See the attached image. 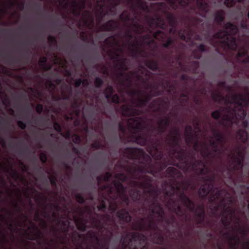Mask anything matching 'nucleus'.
Instances as JSON below:
<instances>
[{"label":"nucleus","mask_w":249,"mask_h":249,"mask_svg":"<svg viewBox=\"0 0 249 249\" xmlns=\"http://www.w3.org/2000/svg\"><path fill=\"white\" fill-rule=\"evenodd\" d=\"M150 76L148 71L144 68H141L136 74H128L125 72H120L118 77V81L121 85L123 86H128L131 84L132 80L137 79L139 82L143 84L144 88L147 89L148 85L146 81L149 78Z\"/></svg>","instance_id":"10"},{"label":"nucleus","mask_w":249,"mask_h":249,"mask_svg":"<svg viewBox=\"0 0 249 249\" xmlns=\"http://www.w3.org/2000/svg\"><path fill=\"white\" fill-rule=\"evenodd\" d=\"M117 26L116 22L113 21H109L104 24L101 28L102 31H110L114 29Z\"/></svg>","instance_id":"33"},{"label":"nucleus","mask_w":249,"mask_h":249,"mask_svg":"<svg viewBox=\"0 0 249 249\" xmlns=\"http://www.w3.org/2000/svg\"><path fill=\"white\" fill-rule=\"evenodd\" d=\"M60 5L64 8H70L73 14H78L79 11L84 8L85 2L84 0L77 3L75 0H59Z\"/></svg>","instance_id":"17"},{"label":"nucleus","mask_w":249,"mask_h":249,"mask_svg":"<svg viewBox=\"0 0 249 249\" xmlns=\"http://www.w3.org/2000/svg\"><path fill=\"white\" fill-rule=\"evenodd\" d=\"M162 20L161 18H156L152 19L149 22V25L150 27L154 26H160L162 24Z\"/></svg>","instance_id":"41"},{"label":"nucleus","mask_w":249,"mask_h":249,"mask_svg":"<svg viewBox=\"0 0 249 249\" xmlns=\"http://www.w3.org/2000/svg\"><path fill=\"white\" fill-rule=\"evenodd\" d=\"M213 185L210 183H205L200 188L198 193L201 197H205L212 190Z\"/></svg>","instance_id":"28"},{"label":"nucleus","mask_w":249,"mask_h":249,"mask_svg":"<svg viewBox=\"0 0 249 249\" xmlns=\"http://www.w3.org/2000/svg\"><path fill=\"white\" fill-rule=\"evenodd\" d=\"M122 49L114 37H109L105 40L104 51L108 54L111 58L114 59V65L120 70L126 69L125 60L120 55Z\"/></svg>","instance_id":"8"},{"label":"nucleus","mask_w":249,"mask_h":249,"mask_svg":"<svg viewBox=\"0 0 249 249\" xmlns=\"http://www.w3.org/2000/svg\"><path fill=\"white\" fill-rule=\"evenodd\" d=\"M46 61V58L45 57H42L40 58L38 62V64L40 68L45 70H48L50 69V67H48L45 65Z\"/></svg>","instance_id":"44"},{"label":"nucleus","mask_w":249,"mask_h":249,"mask_svg":"<svg viewBox=\"0 0 249 249\" xmlns=\"http://www.w3.org/2000/svg\"><path fill=\"white\" fill-rule=\"evenodd\" d=\"M128 97L130 98L131 105L126 103L122 107V113L124 116H131L139 114L141 111L134 108L133 107L144 105L148 100L147 92L127 89L125 91Z\"/></svg>","instance_id":"6"},{"label":"nucleus","mask_w":249,"mask_h":249,"mask_svg":"<svg viewBox=\"0 0 249 249\" xmlns=\"http://www.w3.org/2000/svg\"><path fill=\"white\" fill-rule=\"evenodd\" d=\"M74 221L75 224H76L77 228L78 229L84 231L86 228V222L85 220H83L81 219H75Z\"/></svg>","instance_id":"39"},{"label":"nucleus","mask_w":249,"mask_h":249,"mask_svg":"<svg viewBox=\"0 0 249 249\" xmlns=\"http://www.w3.org/2000/svg\"><path fill=\"white\" fill-rule=\"evenodd\" d=\"M93 225L98 228H101L103 226V224L99 221L94 220L93 221Z\"/></svg>","instance_id":"53"},{"label":"nucleus","mask_w":249,"mask_h":249,"mask_svg":"<svg viewBox=\"0 0 249 249\" xmlns=\"http://www.w3.org/2000/svg\"><path fill=\"white\" fill-rule=\"evenodd\" d=\"M40 158L41 160L43 162H44L46 161L47 158H46V156L45 154H44L43 153L41 154L40 155Z\"/></svg>","instance_id":"60"},{"label":"nucleus","mask_w":249,"mask_h":249,"mask_svg":"<svg viewBox=\"0 0 249 249\" xmlns=\"http://www.w3.org/2000/svg\"><path fill=\"white\" fill-rule=\"evenodd\" d=\"M170 122L169 116L160 118L158 122V128L160 131L164 130L168 126Z\"/></svg>","instance_id":"26"},{"label":"nucleus","mask_w":249,"mask_h":249,"mask_svg":"<svg viewBox=\"0 0 249 249\" xmlns=\"http://www.w3.org/2000/svg\"><path fill=\"white\" fill-rule=\"evenodd\" d=\"M128 170V173L130 175L133 176L134 178H140L141 181L139 182H136L135 181H132L131 186L134 188L130 192V196L133 200H137L139 198L141 195L140 190L137 191L136 192H133V191H136L138 188L142 190L143 192H150L151 189L149 188L150 186V180L146 178L145 176L142 175L143 173L150 172L151 171L143 169L142 166H140L137 167H132L127 169Z\"/></svg>","instance_id":"4"},{"label":"nucleus","mask_w":249,"mask_h":249,"mask_svg":"<svg viewBox=\"0 0 249 249\" xmlns=\"http://www.w3.org/2000/svg\"><path fill=\"white\" fill-rule=\"evenodd\" d=\"M81 84L83 85V86H85L87 85H88V82L87 80H84L82 81L81 79H79L75 82V86L76 87H78L80 86Z\"/></svg>","instance_id":"47"},{"label":"nucleus","mask_w":249,"mask_h":249,"mask_svg":"<svg viewBox=\"0 0 249 249\" xmlns=\"http://www.w3.org/2000/svg\"><path fill=\"white\" fill-rule=\"evenodd\" d=\"M179 137L178 130L177 129H174L170 133L168 137L167 142L173 145H176L178 143Z\"/></svg>","instance_id":"25"},{"label":"nucleus","mask_w":249,"mask_h":249,"mask_svg":"<svg viewBox=\"0 0 249 249\" xmlns=\"http://www.w3.org/2000/svg\"><path fill=\"white\" fill-rule=\"evenodd\" d=\"M235 3L233 0H225L224 4L227 7L232 6Z\"/></svg>","instance_id":"49"},{"label":"nucleus","mask_w":249,"mask_h":249,"mask_svg":"<svg viewBox=\"0 0 249 249\" xmlns=\"http://www.w3.org/2000/svg\"><path fill=\"white\" fill-rule=\"evenodd\" d=\"M163 241V238L162 237L158 235L157 239L154 240V242L157 244H161Z\"/></svg>","instance_id":"55"},{"label":"nucleus","mask_w":249,"mask_h":249,"mask_svg":"<svg viewBox=\"0 0 249 249\" xmlns=\"http://www.w3.org/2000/svg\"><path fill=\"white\" fill-rule=\"evenodd\" d=\"M224 12L219 11L216 12L215 19L217 22H221L223 19Z\"/></svg>","instance_id":"45"},{"label":"nucleus","mask_w":249,"mask_h":249,"mask_svg":"<svg viewBox=\"0 0 249 249\" xmlns=\"http://www.w3.org/2000/svg\"><path fill=\"white\" fill-rule=\"evenodd\" d=\"M115 179L113 180V187L111 186H104L102 189L104 190L107 192L111 200H109L107 198H104V199H102V205L97 206L99 210H103L105 208L107 204L110 210L112 212L114 211L116 209V202H114V200L116 198V196L112 195V192L113 190H115L117 192V196H119L120 198L123 201L127 203L128 198L126 196L125 191L122 185L117 182V180H124L126 178L123 174H116L115 176Z\"/></svg>","instance_id":"3"},{"label":"nucleus","mask_w":249,"mask_h":249,"mask_svg":"<svg viewBox=\"0 0 249 249\" xmlns=\"http://www.w3.org/2000/svg\"><path fill=\"white\" fill-rule=\"evenodd\" d=\"M167 172L168 174H169L170 176L174 178H178L180 176V174L178 170L173 167L168 168Z\"/></svg>","instance_id":"36"},{"label":"nucleus","mask_w":249,"mask_h":249,"mask_svg":"<svg viewBox=\"0 0 249 249\" xmlns=\"http://www.w3.org/2000/svg\"><path fill=\"white\" fill-rule=\"evenodd\" d=\"M145 237L138 233H130L123 240L124 249H145Z\"/></svg>","instance_id":"11"},{"label":"nucleus","mask_w":249,"mask_h":249,"mask_svg":"<svg viewBox=\"0 0 249 249\" xmlns=\"http://www.w3.org/2000/svg\"><path fill=\"white\" fill-rule=\"evenodd\" d=\"M130 30H132L138 34H140L144 31L143 28L141 25L135 22H133L132 25L130 27Z\"/></svg>","instance_id":"38"},{"label":"nucleus","mask_w":249,"mask_h":249,"mask_svg":"<svg viewBox=\"0 0 249 249\" xmlns=\"http://www.w3.org/2000/svg\"><path fill=\"white\" fill-rule=\"evenodd\" d=\"M105 2L103 0H97V5L96 7V15L100 18V17H103L106 14H109V12L105 5Z\"/></svg>","instance_id":"22"},{"label":"nucleus","mask_w":249,"mask_h":249,"mask_svg":"<svg viewBox=\"0 0 249 249\" xmlns=\"http://www.w3.org/2000/svg\"><path fill=\"white\" fill-rule=\"evenodd\" d=\"M180 199L183 205L187 207L188 210L190 211H193L194 205L187 197L185 196H180Z\"/></svg>","instance_id":"34"},{"label":"nucleus","mask_w":249,"mask_h":249,"mask_svg":"<svg viewBox=\"0 0 249 249\" xmlns=\"http://www.w3.org/2000/svg\"><path fill=\"white\" fill-rule=\"evenodd\" d=\"M100 145L98 141H95L92 144V146L94 148H98Z\"/></svg>","instance_id":"61"},{"label":"nucleus","mask_w":249,"mask_h":249,"mask_svg":"<svg viewBox=\"0 0 249 249\" xmlns=\"http://www.w3.org/2000/svg\"><path fill=\"white\" fill-rule=\"evenodd\" d=\"M15 4H16L15 0H4V7L0 9L1 13H6L7 9L13 6Z\"/></svg>","instance_id":"35"},{"label":"nucleus","mask_w":249,"mask_h":249,"mask_svg":"<svg viewBox=\"0 0 249 249\" xmlns=\"http://www.w3.org/2000/svg\"><path fill=\"white\" fill-rule=\"evenodd\" d=\"M18 126L21 128L24 129L25 127V124L22 122L19 121L18 122Z\"/></svg>","instance_id":"63"},{"label":"nucleus","mask_w":249,"mask_h":249,"mask_svg":"<svg viewBox=\"0 0 249 249\" xmlns=\"http://www.w3.org/2000/svg\"><path fill=\"white\" fill-rule=\"evenodd\" d=\"M54 128L58 131H60V125L58 124H54L53 125Z\"/></svg>","instance_id":"64"},{"label":"nucleus","mask_w":249,"mask_h":249,"mask_svg":"<svg viewBox=\"0 0 249 249\" xmlns=\"http://www.w3.org/2000/svg\"><path fill=\"white\" fill-rule=\"evenodd\" d=\"M173 154L174 157L179 160V162L176 163V165L182 169L183 171L187 172L193 170L198 174H208L204 178L206 181H211L214 178L213 174L208 170L206 165L203 163L197 162L191 165V163L189 160L184 158V154L183 152L177 151L176 150Z\"/></svg>","instance_id":"5"},{"label":"nucleus","mask_w":249,"mask_h":249,"mask_svg":"<svg viewBox=\"0 0 249 249\" xmlns=\"http://www.w3.org/2000/svg\"><path fill=\"white\" fill-rule=\"evenodd\" d=\"M59 225H60L61 223H64V227L62 228V230L63 231H65L66 229L68 228L69 227V223L68 222H65L63 220H60L59 222Z\"/></svg>","instance_id":"51"},{"label":"nucleus","mask_w":249,"mask_h":249,"mask_svg":"<svg viewBox=\"0 0 249 249\" xmlns=\"http://www.w3.org/2000/svg\"><path fill=\"white\" fill-rule=\"evenodd\" d=\"M152 215L149 218L142 219L138 220L134 224L133 227L136 230H144L149 228H153V224L152 223L151 219L153 218L152 216L157 217V220L162 219V211L158 204H154L153 207H152Z\"/></svg>","instance_id":"13"},{"label":"nucleus","mask_w":249,"mask_h":249,"mask_svg":"<svg viewBox=\"0 0 249 249\" xmlns=\"http://www.w3.org/2000/svg\"><path fill=\"white\" fill-rule=\"evenodd\" d=\"M246 231L241 227H238L235 229L232 234L227 237L231 246L233 248L237 247L240 243L238 234H245Z\"/></svg>","instance_id":"19"},{"label":"nucleus","mask_w":249,"mask_h":249,"mask_svg":"<svg viewBox=\"0 0 249 249\" xmlns=\"http://www.w3.org/2000/svg\"><path fill=\"white\" fill-rule=\"evenodd\" d=\"M235 215V212L231 208L228 207L222 214V222L224 225H228L232 220Z\"/></svg>","instance_id":"21"},{"label":"nucleus","mask_w":249,"mask_h":249,"mask_svg":"<svg viewBox=\"0 0 249 249\" xmlns=\"http://www.w3.org/2000/svg\"><path fill=\"white\" fill-rule=\"evenodd\" d=\"M80 24H83L89 28H91L93 25V18L91 14L88 11H85L82 15V20Z\"/></svg>","instance_id":"23"},{"label":"nucleus","mask_w":249,"mask_h":249,"mask_svg":"<svg viewBox=\"0 0 249 249\" xmlns=\"http://www.w3.org/2000/svg\"><path fill=\"white\" fill-rule=\"evenodd\" d=\"M146 65L152 70H155L157 67V64L155 62H148L147 63Z\"/></svg>","instance_id":"48"},{"label":"nucleus","mask_w":249,"mask_h":249,"mask_svg":"<svg viewBox=\"0 0 249 249\" xmlns=\"http://www.w3.org/2000/svg\"><path fill=\"white\" fill-rule=\"evenodd\" d=\"M212 98L215 102L222 99L225 104L224 107L212 113V116L214 119L221 118L219 124L224 127H230L246 116V113L243 107L249 105V96L231 94L227 96L225 99H222L219 93L215 91L212 93Z\"/></svg>","instance_id":"1"},{"label":"nucleus","mask_w":249,"mask_h":249,"mask_svg":"<svg viewBox=\"0 0 249 249\" xmlns=\"http://www.w3.org/2000/svg\"><path fill=\"white\" fill-rule=\"evenodd\" d=\"M197 5L201 11H207L208 10V5L203 0H197Z\"/></svg>","instance_id":"42"},{"label":"nucleus","mask_w":249,"mask_h":249,"mask_svg":"<svg viewBox=\"0 0 249 249\" xmlns=\"http://www.w3.org/2000/svg\"><path fill=\"white\" fill-rule=\"evenodd\" d=\"M164 34L160 31H157L153 34L152 37L151 35H148L144 36L142 39L135 38V42H130L127 47L128 49L132 52L134 55H140L139 53L141 51L140 46L142 44H149L153 42V37L159 39L160 37H163Z\"/></svg>","instance_id":"12"},{"label":"nucleus","mask_w":249,"mask_h":249,"mask_svg":"<svg viewBox=\"0 0 249 249\" xmlns=\"http://www.w3.org/2000/svg\"><path fill=\"white\" fill-rule=\"evenodd\" d=\"M247 48L244 47L239 50L237 55V59L240 62H247L249 61V55Z\"/></svg>","instance_id":"24"},{"label":"nucleus","mask_w":249,"mask_h":249,"mask_svg":"<svg viewBox=\"0 0 249 249\" xmlns=\"http://www.w3.org/2000/svg\"><path fill=\"white\" fill-rule=\"evenodd\" d=\"M120 18L122 21L126 22V26H129L130 23H132L131 22L132 21H130V18L128 16L127 13L126 12H124L121 15Z\"/></svg>","instance_id":"40"},{"label":"nucleus","mask_w":249,"mask_h":249,"mask_svg":"<svg viewBox=\"0 0 249 249\" xmlns=\"http://www.w3.org/2000/svg\"><path fill=\"white\" fill-rule=\"evenodd\" d=\"M42 107L40 105H38L36 107V110L37 112H40L42 110Z\"/></svg>","instance_id":"62"},{"label":"nucleus","mask_w":249,"mask_h":249,"mask_svg":"<svg viewBox=\"0 0 249 249\" xmlns=\"http://www.w3.org/2000/svg\"><path fill=\"white\" fill-rule=\"evenodd\" d=\"M137 6L143 10H148L147 5L142 0H137Z\"/></svg>","instance_id":"43"},{"label":"nucleus","mask_w":249,"mask_h":249,"mask_svg":"<svg viewBox=\"0 0 249 249\" xmlns=\"http://www.w3.org/2000/svg\"><path fill=\"white\" fill-rule=\"evenodd\" d=\"M117 215L120 220H122L126 222H129L131 220V217L129 215V213L124 210H121L118 212Z\"/></svg>","instance_id":"30"},{"label":"nucleus","mask_w":249,"mask_h":249,"mask_svg":"<svg viewBox=\"0 0 249 249\" xmlns=\"http://www.w3.org/2000/svg\"><path fill=\"white\" fill-rule=\"evenodd\" d=\"M119 128H120V130L122 131V133H123V136L124 137H127L126 136V130L125 129L124 126V124H120Z\"/></svg>","instance_id":"54"},{"label":"nucleus","mask_w":249,"mask_h":249,"mask_svg":"<svg viewBox=\"0 0 249 249\" xmlns=\"http://www.w3.org/2000/svg\"><path fill=\"white\" fill-rule=\"evenodd\" d=\"M46 87L49 89H53L55 88V85H53L51 81H47L45 83Z\"/></svg>","instance_id":"50"},{"label":"nucleus","mask_w":249,"mask_h":249,"mask_svg":"<svg viewBox=\"0 0 249 249\" xmlns=\"http://www.w3.org/2000/svg\"><path fill=\"white\" fill-rule=\"evenodd\" d=\"M72 140L74 143H78L79 142V138L76 135H73L72 136Z\"/></svg>","instance_id":"56"},{"label":"nucleus","mask_w":249,"mask_h":249,"mask_svg":"<svg viewBox=\"0 0 249 249\" xmlns=\"http://www.w3.org/2000/svg\"><path fill=\"white\" fill-rule=\"evenodd\" d=\"M198 128L196 127L193 132L190 126H187L185 129V139L187 145L194 142V148L199 151L204 157L213 158L219 155L221 151L218 143L224 140L223 135L217 130L212 129L209 132L210 138L205 135L197 134Z\"/></svg>","instance_id":"2"},{"label":"nucleus","mask_w":249,"mask_h":249,"mask_svg":"<svg viewBox=\"0 0 249 249\" xmlns=\"http://www.w3.org/2000/svg\"><path fill=\"white\" fill-rule=\"evenodd\" d=\"M195 213L196 215H198L200 218L202 217L203 216L204 214V210L203 207L201 206H197L196 210Z\"/></svg>","instance_id":"46"},{"label":"nucleus","mask_w":249,"mask_h":249,"mask_svg":"<svg viewBox=\"0 0 249 249\" xmlns=\"http://www.w3.org/2000/svg\"><path fill=\"white\" fill-rule=\"evenodd\" d=\"M81 38L83 40H86L88 39V35L85 32H82L80 34Z\"/></svg>","instance_id":"57"},{"label":"nucleus","mask_w":249,"mask_h":249,"mask_svg":"<svg viewBox=\"0 0 249 249\" xmlns=\"http://www.w3.org/2000/svg\"><path fill=\"white\" fill-rule=\"evenodd\" d=\"M75 197H76V200L78 202L82 203L83 202V198L80 195H79V194L76 195Z\"/></svg>","instance_id":"59"},{"label":"nucleus","mask_w":249,"mask_h":249,"mask_svg":"<svg viewBox=\"0 0 249 249\" xmlns=\"http://www.w3.org/2000/svg\"><path fill=\"white\" fill-rule=\"evenodd\" d=\"M168 207L171 210L174 211L177 213V214L179 215H181L183 214V213L181 211L180 207L176 204L174 202H173V204H171V202L169 204Z\"/></svg>","instance_id":"37"},{"label":"nucleus","mask_w":249,"mask_h":249,"mask_svg":"<svg viewBox=\"0 0 249 249\" xmlns=\"http://www.w3.org/2000/svg\"><path fill=\"white\" fill-rule=\"evenodd\" d=\"M105 94L107 99L111 98L112 102L115 103H119L120 99L117 95H113V89L111 87H108L106 89Z\"/></svg>","instance_id":"27"},{"label":"nucleus","mask_w":249,"mask_h":249,"mask_svg":"<svg viewBox=\"0 0 249 249\" xmlns=\"http://www.w3.org/2000/svg\"><path fill=\"white\" fill-rule=\"evenodd\" d=\"M236 138L241 142H245L248 139V135L245 131L239 130L237 132Z\"/></svg>","instance_id":"31"},{"label":"nucleus","mask_w":249,"mask_h":249,"mask_svg":"<svg viewBox=\"0 0 249 249\" xmlns=\"http://www.w3.org/2000/svg\"><path fill=\"white\" fill-rule=\"evenodd\" d=\"M127 129L131 133H135L141 130L144 125L143 120L139 117L130 118L126 122Z\"/></svg>","instance_id":"18"},{"label":"nucleus","mask_w":249,"mask_h":249,"mask_svg":"<svg viewBox=\"0 0 249 249\" xmlns=\"http://www.w3.org/2000/svg\"><path fill=\"white\" fill-rule=\"evenodd\" d=\"M95 83L96 86L99 87L102 84V81L100 78H97L95 79Z\"/></svg>","instance_id":"58"},{"label":"nucleus","mask_w":249,"mask_h":249,"mask_svg":"<svg viewBox=\"0 0 249 249\" xmlns=\"http://www.w3.org/2000/svg\"><path fill=\"white\" fill-rule=\"evenodd\" d=\"M188 184L187 182L178 183L175 182L172 185H168L164 190V192L167 195H170L180 190L181 189L186 190L188 188Z\"/></svg>","instance_id":"20"},{"label":"nucleus","mask_w":249,"mask_h":249,"mask_svg":"<svg viewBox=\"0 0 249 249\" xmlns=\"http://www.w3.org/2000/svg\"><path fill=\"white\" fill-rule=\"evenodd\" d=\"M1 101L4 105H5V107H8L9 105L10 104L9 100L6 97L4 98H1Z\"/></svg>","instance_id":"52"},{"label":"nucleus","mask_w":249,"mask_h":249,"mask_svg":"<svg viewBox=\"0 0 249 249\" xmlns=\"http://www.w3.org/2000/svg\"><path fill=\"white\" fill-rule=\"evenodd\" d=\"M9 229L13 231L22 234L29 239H35L41 237V233L33 223L28 220L26 216L23 217L20 221L10 224Z\"/></svg>","instance_id":"7"},{"label":"nucleus","mask_w":249,"mask_h":249,"mask_svg":"<svg viewBox=\"0 0 249 249\" xmlns=\"http://www.w3.org/2000/svg\"><path fill=\"white\" fill-rule=\"evenodd\" d=\"M233 201V198L231 197L230 195L228 193H226L225 191L222 190L218 191L216 189L213 191L211 196L210 197L209 201L212 202L215 201L216 203L220 202L221 204L218 206V208H221L223 205L224 207L226 206V202H231Z\"/></svg>","instance_id":"15"},{"label":"nucleus","mask_w":249,"mask_h":249,"mask_svg":"<svg viewBox=\"0 0 249 249\" xmlns=\"http://www.w3.org/2000/svg\"><path fill=\"white\" fill-rule=\"evenodd\" d=\"M124 156L130 159H138L140 162H147L150 158L147 155L144 154L143 151L140 149L127 148L124 152Z\"/></svg>","instance_id":"16"},{"label":"nucleus","mask_w":249,"mask_h":249,"mask_svg":"<svg viewBox=\"0 0 249 249\" xmlns=\"http://www.w3.org/2000/svg\"><path fill=\"white\" fill-rule=\"evenodd\" d=\"M128 141L135 142L140 145H144L146 143L147 139L145 136H140L139 137H133L132 138H128Z\"/></svg>","instance_id":"32"},{"label":"nucleus","mask_w":249,"mask_h":249,"mask_svg":"<svg viewBox=\"0 0 249 249\" xmlns=\"http://www.w3.org/2000/svg\"><path fill=\"white\" fill-rule=\"evenodd\" d=\"M225 30L218 32L216 35V37L220 38L219 42L225 49L234 50L236 48V43L231 35L237 33V28L236 26L228 23L226 25Z\"/></svg>","instance_id":"9"},{"label":"nucleus","mask_w":249,"mask_h":249,"mask_svg":"<svg viewBox=\"0 0 249 249\" xmlns=\"http://www.w3.org/2000/svg\"><path fill=\"white\" fill-rule=\"evenodd\" d=\"M147 151L152 157L155 159H159L161 157L160 152L159 151L158 148L155 146H152L151 147H149Z\"/></svg>","instance_id":"29"},{"label":"nucleus","mask_w":249,"mask_h":249,"mask_svg":"<svg viewBox=\"0 0 249 249\" xmlns=\"http://www.w3.org/2000/svg\"><path fill=\"white\" fill-rule=\"evenodd\" d=\"M244 150L241 147L235 148L229 157V169L230 170H239L243 166Z\"/></svg>","instance_id":"14"}]
</instances>
